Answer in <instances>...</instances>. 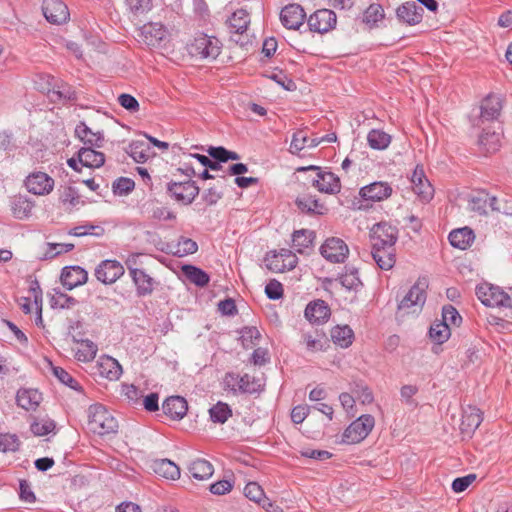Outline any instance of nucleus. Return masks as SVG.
Masks as SVG:
<instances>
[{
  "instance_id": "58",
  "label": "nucleus",
  "mask_w": 512,
  "mask_h": 512,
  "mask_svg": "<svg viewBox=\"0 0 512 512\" xmlns=\"http://www.w3.org/2000/svg\"><path fill=\"white\" fill-rule=\"evenodd\" d=\"M244 495L258 504L265 500V494L261 486L256 482H249L244 488Z\"/></svg>"
},
{
  "instance_id": "9",
  "label": "nucleus",
  "mask_w": 512,
  "mask_h": 512,
  "mask_svg": "<svg viewBox=\"0 0 512 512\" xmlns=\"http://www.w3.org/2000/svg\"><path fill=\"white\" fill-rule=\"evenodd\" d=\"M337 17L334 11L330 9H320L315 11L308 18L309 29L317 33H326L336 25Z\"/></svg>"
},
{
  "instance_id": "2",
  "label": "nucleus",
  "mask_w": 512,
  "mask_h": 512,
  "mask_svg": "<svg viewBox=\"0 0 512 512\" xmlns=\"http://www.w3.org/2000/svg\"><path fill=\"white\" fill-rule=\"evenodd\" d=\"M224 389L231 391L234 394H253L261 391L262 384L260 379L255 378L249 374L240 376L234 372H227L223 379Z\"/></svg>"
},
{
  "instance_id": "49",
  "label": "nucleus",
  "mask_w": 512,
  "mask_h": 512,
  "mask_svg": "<svg viewBox=\"0 0 512 512\" xmlns=\"http://www.w3.org/2000/svg\"><path fill=\"white\" fill-rule=\"evenodd\" d=\"M197 250L198 245L194 240L182 236L178 239L173 254L178 257H183L186 255L194 254Z\"/></svg>"
},
{
  "instance_id": "46",
  "label": "nucleus",
  "mask_w": 512,
  "mask_h": 512,
  "mask_svg": "<svg viewBox=\"0 0 512 512\" xmlns=\"http://www.w3.org/2000/svg\"><path fill=\"white\" fill-rule=\"evenodd\" d=\"M55 428V422L47 418H34L30 425V430L35 436H45L53 432Z\"/></svg>"
},
{
  "instance_id": "55",
  "label": "nucleus",
  "mask_w": 512,
  "mask_h": 512,
  "mask_svg": "<svg viewBox=\"0 0 512 512\" xmlns=\"http://www.w3.org/2000/svg\"><path fill=\"white\" fill-rule=\"evenodd\" d=\"M125 3L135 16L146 14L153 6L152 0H125Z\"/></svg>"
},
{
  "instance_id": "41",
  "label": "nucleus",
  "mask_w": 512,
  "mask_h": 512,
  "mask_svg": "<svg viewBox=\"0 0 512 512\" xmlns=\"http://www.w3.org/2000/svg\"><path fill=\"white\" fill-rule=\"evenodd\" d=\"M339 281L347 290L357 291L362 286L358 270L354 267H345V272L340 275Z\"/></svg>"
},
{
  "instance_id": "63",
  "label": "nucleus",
  "mask_w": 512,
  "mask_h": 512,
  "mask_svg": "<svg viewBox=\"0 0 512 512\" xmlns=\"http://www.w3.org/2000/svg\"><path fill=\"white\" fill-rule=\"evenodd\" d=\"M476 480L475 474H468L464 477L456 478L452 482V489L456 493L465 491Z\"/></svg>"
},
{
  "instance_id": "39",
  "label": "nucleus",
  "mask_w": 512,
  "mask_h": 512,
  "mask_svg": "<svg viewBox=\"0 0 512 512\" xmlns=\"http://www.w3.org/2000/svg\"><path fill=\"white\" fill-rule=\"evenodd\" d=\"M479 144L488 153L496 152L501 146V134L495 131L484 130L479 137Z\"/></svg>"
},
{
  "instance_id": "44",
  "label": "nucleus",
  "mask_w": 512,
  "mask_h": 512,
  "mask_svg": "<svg viewBox=\"0 0 512 512\" xmlns=\"http://www.w3.org/2000/svg\"><path fill=\"white\" fill-rule=\"evenodd\" d=\"M482 416L479 409L472 408L470 412H465L462 416L461 429L466 432L475 431L482 422Z\"/></svg>"
},
{
  "instance_id": "32",
  "label": "nucleus",
  "mask_w": 512,
  "mask_h": 512,
  "mask_svg": "<svg viewBox=\"0 0 512 512\" xmlns=\"http://www.w3.org/2000/svg\"><path fill=\"white\" fill-rule=\"evenodd\" d=\"M250 17L246 10L238 9L227 20L231 34L242 35L248 28Z\"/></svg>"
},
{
  "instance_id": "1",
  "label": "nucleus",
  "mask_w": 512,
  "mask_h": 512,
  "mask_svg": "<svg viewBox=\"0 0 512 512\" xmlns=\"http://www.w3.org/2000/svg\"><path fill=\"white\" fill-rule=\"evenodd\" d=\"M89 431L100 436L116 434L119 428L117 419L102 404H93L87 410Z\"/></svg>"
},
{
  "instance_id": "29",
  "label": "nucleus",
  "mask_w": 512,
  "mask_h": 512,
  "mask_svg": "<svg viewBox=\"0 0 512 512\" xmlns=\"http://www.w3.org/2000/svg\"><path fill=\"white\" fill-rule=\"evenodd\" d=\"M153 471L168 480L180 478V468L169 459H157L151 465Z\"/></svg>"
},
{
  "instance_id": "37",
  "label": "nucleus",
  "mask_w": 512,
  "mask_h": 512,
  "mask_svg": "<svg viewBox=\"0 0 512 512\" xmlns=\"http://www.w3.org/2000/svg\"><path fill=\"white\" fill-rule=\"evenodd\" d=\"M333 342L342 348H347L352 344L354 333L348 325L336 326L331 330Z\"/></svg>"
},
{
  "instance_id": "60",
  "label": "nucleus",
  "mask_w": 512,
  "mask_h": 512,
  "mask_svg": "<svg viewBox=\"0 0 512 512\" xmlns=\"http://www.w3.org/2000/svg\"><path fill=\"white\" fill-rule=\"evenodd\" d=\"M303 341L307 350L310 352H317L324 349V335L316 334L313 336L311 334H303Z\"/></svg>"
},
{
  "instance_id": "27",
  "label": "nucleus",
  "mask_w": 512,
  "mask_h": 512,
  "mask_svg": "<svg viewBox=\"0 0 512 512\" xmlns=\"http://www.w3.org/2000/svg\"><path fill=\"white\" fill-rule=\"evenodd\" d=\"M75 135L85 144L95 147H101L104 141V135L100 131H93L83 121L79 122L75 128Z\"/></svg>"
},
{
  "instance_id": "54",
  "label": "nucleus",
  "mask_w": 512,
  "mask_h": 512,
  "mask_svg": "<svg viewBox=\"0 0 512 512\" xmlns=\"http://www.w3.org/2000/svg\"><path fill=\"white\" fill-rule=\"evenodd\" d=\"M60 201L68 209H71L80 204V196L75 188L68 186L63 189L60 195Z\"/></svg>"
},
{
  "instance_id": "8",
  "label": "nucleus",
  "mask_w": 512,
  "mask_h": 512,
  "mask_svg": "<svg viewBox=\"0 0 512 512\" xmlns=\"http://www.w3.org/2000/svg\"><path fill=\"white\" fill-rule=\"evenodd\" d=\"M320 253L331 263H343L348 256L349 249L342 239L331 237L321 245Z\"/></svg>"
},
{
  "instance_id": "53",
  "label": "nucleus",
  "mask_w": 512,
  "mask_h": 512,
  "mask_svg": "<svg viewBox=\"0 0 512 512\" xmlns=\"http://www.w3.org/2000/svg\"><path fill=\"white\" fill-rule=\"evenodd\" d=\"M74 244L71 243H64V244H57V243H47L46 244V250L43 254V256H40L39 258L44 259H52L56 257L57 255L61 254L62 252H69L73 250Z\"/></svg>"
},
{
  "instance_id": "23",
  "label": "nucleus",
  "mask_w": 512,
  "mask_h": 512,
  "mask_svg": "<svg viewBox=\"0 0 512 512\" xmlns=\"http://www.w3.org/2000/svg\"><path fill=\"white\" fill-rule=\"evenodd\" d=\"M392 194V187L387 182H373L360 189V195L365 200L382 201Z\"/></svg>"
},
{
  "instance_id": "21",
  "label": "nucleus",
  "mask_w": 512,
  "mask_h": 512,
  "mask_svg": "<svg viewBox=\"0 0 512 512\" xmlns=\"http://www.w3.org/2000/svg\"><path fill=\"white\" fill-rule=\"evenodd\" d=\"M126 263L130 276L136 286L138 296L150 295L154 290V279L144 270L131 267L129 265L130 260H128Z\"/></svg>"
},
{
  "instance_id": "34",
  "label": "nucleus",
  "mask_w": 512,
  "mask_h": 512,
  "mask_svg": "<svg viewBox=\"0 0 512 512\" xmlns=\"http://www.w3.org/2000/svg\"><path fill=\"white\" fill-rule=\"evenodd\" d=\"M191 476L199 481L209 479L213 473V465L205 459H196L188 466Z\"/></svg>"
},
{
  "instance_id": "57",
  "label": "nucleus",
  "mask_w": 512,
  "mask_h": 512,
  "mask_svg": "<svg viewBox=\"0 0 512 512\" xmlns=\"http://www.w3.org/2000/svg\"><path fill=\"white\" fill-rule=\"evenodd\" d=\"M135 187V183L132 179L127 177H120L113 182L112 189L116 195H127Z\"/></svg>"
},
{
  "instance_id": "24",
  "label": "nucleus",
  "mask_w": 512,
  "mask_h": 512,
  "mask_svg": "<svg viewBox=\"0 0 512 512\" xmlns=\"http://www.w3.org/2000/svg\"><path fill=\"white\" fill-rule=\"evenodd\" d=\"M87 278V272L79 266L65 267L61 273V282L68 290L86 283Z\"/></svg>"
},
{
  "instance_id": "48",
  "label": "nucleus",
  "mask_w": 512,
  "mask_h": 512,
  "mask_svg": "<svg viewBox=\"0 0 512 512\" xmlns=\"http://www.w3.org/2000/svg\"><path fill=\"white\" fill-rule=\"evenodd\" d=\"M53 375L64 385L75 391H81L82 387L79 382L73 378V376L64 370L62 367L51 366Z\"/></svg>"
},
{
  "instance_id": "61",
  "label": "nucleus",
  "mask_w": 512,
  "mask_h": 512,
  "mask_svg": "<svg viewBox=\"0 0 512 512\" xmlns=\"http://www.w3.org/2000/svg\"><path fill=\"white\" fill-rule=\"evenodd\" d=\"M266 261L267 268L273 272H284L285 270H287L284 262H282L280 252H272L271 255H268Z\"/></svg>"
},
{
  "instance_id": "20",
  "label": "nucleus",
  "mask_w": 512,
  "mask_h": 512,
  "mask_svg": "<svg viewBox=\"0 0 512 512\" xmlns=\"http://www.w3.org/2000/svg\"><path fill=\"white\" fill-rule=\"evenodd\" d=\"M424 286L425 283H415L398 304V310L403 311L410 309L412 307L421 308L426 301V293Z\"/></svg>"
},
{
  "instance_id": "3",
  "label": "nucleus",
  "mask_w": 512,
  "mask_h": 512,
  "mask_svg": "<svg viewBox=\"0 0 512 512\" xmlns=\"http://www.w3.org/2000/svg\"><path fill=\"white\" fill-rule=\"evenodd\" d=\"M298 172L313 171L315 176L311 179L312 185L317 188L318 191L327 194H337L340 192L341 184L340 179L334 173L330 171H323L318 166H307L300 167L297 169Z\"/></svg>"
},
{
  "instance_id": "11",
  "label": "nucleus",
  "mask_w": 512,
  "mask_h": 512,
  "mask_svg": "<svg viewBox=\"0 0 512 512\" xmlns=\"http://www.w3.org/2000/svg\"><path fill=\"white\" fill-rule=\"evenodd\" d=\"M306 13L299 4H288L280 12L282 25L290 30H298L304 23Z\"/></svg>"
},
{
  "instance_id": "33",
  "label": "nucleus",
  "mask_w": 512,
  "mask_h": 512,
  "mask_svg": "<svg viewBox=\"0 0 512 512\" xmlns=\"http://www.w3.org/2000/svg\"><path fill=\"white\" fill-rule=\"evenodd\" d=\"M502 101L499 96L488 95L481 104V117L485 120H494L500 115Z\"/></svg>"
},
{
  "instance_id": "64",
  "label": "nucleus",
  "mask_w": 512,
  "mask_h": 512,
  "mask_svg": "<svg viewBox=\"0 0 512 512\" xmlns=\"http://www.w3.org/2000/svg\"><path fill=\"white\" fill-rule=\"evenodd\" d=\"M118 102L123 108L130 112H136L139 110V102L130 94L123 93L119 95Z\"/></svg>"
},
{
  "instance_id": "42",
  "label": "nucleus",
  "mask_w": 512,
  "mask_h": 512,
  "mask_svg": "<svg viewBox=\"0 0 512 512\" xmlns=\"http://www.w3.org/2000/svg\"><path fill=\"white\" fill-rule=\"evenodd\" d=\"M209 415L212 422L224 424L232 416V410L227 403L219 401L209 409Z\"/></svg>"
},
{
  "instance_id": "4",
  "label": "nucleus",
  "mask_w": 512,
  "mask_h": 512,
  "mask_svg": "<svg viewBox=\"0 0 512 512\" xmlns=\"http://www.w3.org/2000/svg\"><path fill=\"white\" fill-rule=\"evenodd\" d=\"M478 299L487 307H508L512 309V298L498 286L481 284L476 287Z\"/></svg>"
},
{
  "instance_id": "59",
  "label": "nucleus",
  "mask_w": 512,
  "mask_h": 512,
  "mask_svg": "<svg viewBox=\"0 0 512 512\" xmlns=\"http://www.w3.org/2000/svg\"><path fill=\"white\" fill-rule=\"evenodd\" d=\"M19 439L14 434H0V451L1 452H15L19 448Z\"/></svg>"
},
{
  "instance_id": "45",
  "label": "nucleus",
  "mask_w": 512,
  "mask_h": 512,
  "mask_svg": "<svg viewBox=\"0 0 512 512\" xmlns=\"http://www.w3.org/2000/svg\"><path fill=\"white\" fill-rule=\"evenodd\" d=\"M451 335L450 328L441 321L434 322L429 329L430 338L437 344L446 342Z\"/></svg>"
},
{
  "instance_id": "5",
  "label": "nucleus",
  "mask_w": 512,
  "mask_h": 512,
  "mask_svg": "<svg viewBox=\"0 0 512 512\" xmlns=\"http://www.w3.org/2000/svg\"><path fill=\"white\" fill-rule=\"evenodd\" d=\"M220 43L215 37H209L205 34L199 35L188 46L189 54L198 59H216L220 54Z\"/></svg>"
},
{
  "instance_id": "22",
  "label": "nucleus",
  "mask_w": 512,
  "mask_h": 512,
  "mask_svg": "<svg viewBox=\"0 0 512 512\" xmlns=\"http://www.w3.org/2000/svg\"><path fill=\"white\" fill-rule=\"evenodd\" d=\"M96 374L110 381H116L122 374L119 362L110 356H102L96 364Z\"/></svg>"
},
{
  "instance_id": "47",
  "label": "nucleus",
  "mask_w": 512,
  "mask_h": 512,
  "mask_svg": "<svg viewBox=\"0 0 512 512\" xmlns=\"http://www.w3.org/2000/svg\"><path fill=\"white\" fill-rule=\"evenodd\" d=\"M226 181L225 176L221 177L218 186L210 187L202 193V200L209 206L215 205L223 197V186Z\"/></svg>"
},
{
  "instance_id": "52",
  "label": "nucleus",
  "mask_w": 512,
  "mask_h": 512,
  "mask_svg": "<svg viewBox=\"0 0 512 512\" xmlns=\"http://www.w3.org/2000/svg\"><path fill=\"white\" fill-rule=\"evenodd\" d=\"M442 323H445L449 328L451 326L459 327L462 322V317L455 307L452 305H445L442 308Z\"/></svg>"
},
{
  "instance_id": "14",
  "label": "nucleus",
  "mask_w": 512,
  "mask_h": 512,
  "mask_svg": "<svg viewBox=\"0 0 512 512\" xmlns=\"http://www.w3.org/2000/svg\"><path fill=\"white\" fill-rule=\"evenodd\" d=\"M42 11L46 20L53 24H62L69 18L68 7L61 0H44Z\"/></svg>"
},
{
  "instance_id": "36",
  "label": "nucleus",
  "mask_w": 512,
  "mask_h": 512,
  "mask_svg": "<svg viewBox=\"0 0 512 512\" xmlns=\"http://www.w3.org/2000/svg\"><path fill=\"white\" fill-rule=\"evenodd\" d=\"M182 272L185 277L198 287H204L209 283V275L202 269L193 265H184Z\"/></svg>"
},
{
  "instance_id": "30",
  "label": "nucleus",
  "mask_w": 512,
  "mask_h": 512,
  "mask_svg": "<svg viewBox=\"0 0 512 512\" xmlns=\"http://www.w3.org/2000/svg\"><path fill=\"white\" fill-rule=\"evenodd\" d=\"M315 239V233L311 230L301 229L293 233L292 247L300 254L309 253Z\"/></svg>"
},
{
  "instance_id": "15",
  "label": "nucleus",
  "mask_w": 512,
  "mask_h": 512,
  "mask_svg": "<svg viewBox=\"0 0 512 512\" xmlns=\"http://www.w3.org/2000/svg\"><path fill=\"white\" fill-rule=\"evenodd\" d=\"M25 185L35 195H46L53 190L54 180L44 172H35L26 178Z\"/></svg>"
},
{
  "instance_id": "50",
  "label": "nucleus",
  "mask_w": 512,
  "mask_h": 512,
  "mask_svg": "<svg viewBox=\"0 0 512 512\" xmlns=\"http://www.w3.org/2000/svg\"><path fill=\"white\" fill-rule=\"evenodd\" d=\"M384 10L380 4L373 3L364 11L363 22L374 26L384 18Z\"/></svg>"
},
{
  "instance_id": "51",
  "label": "nucleus",
  "mask_w": 512,
  "mask_h": 512,
  "mask_svg": "<svg viewBox=\"0 0 512 512\" xmlns=\"http://www.w3.org/2000/svg\"><path fill=\"white\" fill-rule=\"evenodd\" d=\"M76 303L75 298L56 290L54 295L50 298L52 308L70 309L75 306Z\"/></svg>"
},
{
  "instance_id": "56",
  "label": "nucleus",
  "mask_w": 512,
  "mask_h": 512,
  "mask_svg": "<svg viewBox=\"0 0 512 512\" xmlns=\"http://www.w3.org/2000/svg\"><path fill=\"white\" fill-rule=\"evenodd\" d=\"M489 194L485 191L479 192L471 199L470 208L479 214H486L488 209Z\"/></svg>"
},
{
  "instance_id": "13",
  "label": "nucleus",
  "mask_w": 512,
  "mask_h": 512,
  "mask_svg": "<svg viewBox=\"0 0 512 512\" xmlns=\"http://www.w3.org/2000/svg\"><path fill=\"white\" fill-rule=\"evenodd\" d=\"M124 274L123 266L116 260H104L95 269L96 278L104 284H112Z\"/></svg>"
},
{
  "instance_id": "28",
  "label": "nucleus",
  "mask_w": 512,
  "mask_h": 512,
  "mask_svg": "<svg viewBox=\"0 0 512 512\" xmlns=\"http://www.w3.org/2000/svg\"><path fill=\"white\" fill-rule=\"evenodd\" d=\"M94 146L82 147L78 153V160L82 166L88 168H99L105 162V156L102 152L93 149Z\"/></svg>"
},
{
  "instance_id": "26",
  "label": "nucleus",
  "mask_w": 512,
  "mask_h": 512,
  "mask_svg": "<svg viewBox=\"0 0 512 512\" xmlns=\"http://www.w3.org/2000/svg\"><path fill=\"white\" fill-rule=\"evenodd\" d=\"M162 409L172 419H182L187 413L188 404L181 396H171L163 402Z\"/></svg>"
},
{
  "instance_id": "7",
  "label": "nucleus",
  "mask_w": 512,
  "mask_h": 512,
  "mask_svg": "<svg viewBox=\"0 0 512 512\" xmlns=\"http://www.w3.org/2000/svg\"><path fill=\"white\" fill-rule=\"evenodd\" d=\"M199 187L196 182L187 180L183 182H170L167 191L171 198L183 205L191 204L199 194Z\"/></svg>"
},
{
  "instance_id": "38",
  "label": "nucleus",
  "mask_w": 512,
  "mask_h": 512,
  "mask_svg": "<svg viewBox=\"0 0 512 512\" xmlns=\"http://www.w3.org/2000/svg\"><path fill=\"white\" fill-rule=\"evenodd\" d=\"M296 204L298 208L308 214H324L325 206L312 196H304L297 198Z\"/></svg>"
},
{
  "instance_id": "35",
  "label": "nucleus",
  "mask_w": 512,
  "mask_h": 512,
  "mask_svg": "<svg viewBox=\"0 0 512 512\" xmlns=\"http://www.w3.org/2000/svg\"><path fill=\"white\" fill-rule=\"evenodd\" d=\"M127 153L137 162L144 163L152 155L151 148L144 140L132 141L127 149Z\"/></svg>"
},
{
  "instance_id": "6",
  "label": "nucleus",
  "mask_w": 512,
  "mask_h": 512,
  "mask_svg": "<svg viewBox=\"0 0 512 512\" xmlns=\"http://www.w3.org/2000/svg\"><path fill=\"white\" fill-rule=\"evenodd\" d=\"M375 419L372 415L365 414L353 421L343 433V442L348 444L359 443L372 431Z\"/></svg>"
},
{
  "instance_id": "25",
  "label": "nucleus",
  "mask_w": 512,
  "mask_h": 512,
  "mask_svg": "<svg viewBox=\"0 0 512 512\" xmlns=\"http://www.w3.org/2000/svg\"><path fill=\"white\" fill-rule=\"evenodd\" d=\"M42 401V394L36 389H19L16 394V403L26 411H34Z\"/></svg>"
},
{
  "instance_id": "12",
  "label": "nucleus",
  "mask_w": 512,
  "mask_h": 512,
  "mask_svg": "<svg viewBox=\"0 0 512 512\" xmlns=\"http://www.w3.org/2000/svg\"><path fill=\"white\" fill-rule=\"evenodd\" d=\"M167 31L161 23L144 24L138 33L139 40L148 46L156 47L166 39Z\"/></svg>"
},
{
  "instance_id": "18",
  "label": "nucleus",
  "mask_w": 512,
  "mask_h": 512,
  "mask_svg": "<svg viewBox=\"0 0 512 512\" xmlns=\"http://www.w3.org/2000/svg\"><path fill=\"white\" fill-rule=\"evenodd\" d=\"M330 315V307L322 299L309 302L305 308V317L310 323L323 324L328 321Z\"/></svg>"
},
{
  "instance_id": "31",
  "label": "nucleus",
  "mask_w": 512,
  "mask_h": 512,
  "mask_svg": "<svg viewBox=\"0 0 512 512\" xmlns=\"http://www.w3.org/2000/svg\"><path fill=\"white\" fill-rule=\"evenodd\" d=\"M474 238L475 236L472 229L468 227L455 229L450 232L448 237L450 244L461 250L467 249L474 241Z\"/></svg>"
},
{
  "instance_id": "62",
  "label": "nucleus",
  "mask_w": 512,
  "mask_h": 512,
  "mask_svg": "<svg viewBox=\"0 0 512 512\" xmlns=\"http://www.w3.org/2000/svg\"><path fill=\"white\" fill-rule=\"evenodd\" d=\"M265 293L269 299L278 300L283 296V286L275 279L270 280L265 287Z\"/></svg>"
},
{
  "instance_id": "17",
  "label": "nucleus",
  "mask_w": 512,
  "mask_h": 512,
  "mask_svg": "<svg viewBox=\"0 0 512 512\" xmlns=\"http://www.w3.org/2000/svg\"><path fill=\"white\" fill-rule=\"evenodd\" d=\"M423 8L414 1H407L396 9L398 20L410 26L419 24L423 18Z\"/></svg>"
},
{
  "instance_id": "10",
  "label": "nucleus",
  "mask_w": 512,
  "mask_h": 512,
  "mask_svg": "<svg viewBox=\"0 0 512 512\" xmlns=\"http://www.w3.org/2000/svg\"><path fill=\"white\" fill-rule=\"evenodd\" d=\"M370 236L374 245L395 246L398 239V229L386 222H380L372 227Z\"/></svg>"
},
{
  "instance_id": "16",
  "label": "nucleus",
  "mask_w": 512,
  "mask_h": 512,
  "mask_svg": "<svg viewBox=\"0 0 512 512\" xmlns=\"http://www.w3.org/2000/svg\"><path fill=\"white\" fill-rule=\"evenodd\" d=\"M412 189L422 200L429 201L434 195V188L427 179L423 167L416 166L413 171L412 177Z\"/></svg>"
},
{
  "instance_id": "19",
  "label": "nucleus",
  "mask_w": 512,
  "mask_h": 512,
  "mask_svg": "<svg viewBox=\"0 0 512 512\" xmlns=\"http://www.w3.org/2000/svg\"><path fill=\"white\" fill-rule=\"evenodd\" d=\"M372 257L379 268L390 270L396 262V249L394 245H374L372 244Z\"/></svg>"
},
{
  "instance_id": "43",
  "label": "nucleus",
  "mask_w": 512,
  "mask_h": 512,
  "mask_svg": "<svg viewBox=\"0 0 512 512\" xmlns=\"http://www.w3.org/2000/svg\"><path fill=\"white\" fill-rule=\"evenodd\" d=\"M79 345L80 346L78 347L75 353V357L77 358V360L81 362L92 361L95 358L98 351L97 345L93 341L88 339L82 340Z\"/></svg>"
},
{
  "instance_id": "40",
  "label": "nucleus",
  "mask_w": 512,
  "mask_h": 512,
  "mask_svg": "<svg viewBox=\"0 0 512 512\" xmlns=\"http://www.w3.org/2000/svg\"><path fill=\"white\" fill-rule=\"evenodd\" d=\"M367 141L372 149L383 150L389 146L391 136L382 130L373 129L368 133Z\"/></svg>"
}]
</instances>
